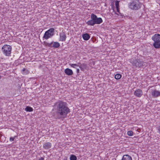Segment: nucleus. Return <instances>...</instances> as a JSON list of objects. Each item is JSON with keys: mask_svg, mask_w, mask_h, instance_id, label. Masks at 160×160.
Here are the masks:
<instances>
[{"mask_svg": "<svg viewBox=\"0 0 160 160\" xmlns=\"http://www.w3.org/2000/svg\"><path fill=\"white\" fill-rule=\"evenodd\" d=\"M54 107L57 110V112L53 113L52 115L55 119H60L64 118L70 112V110L65 102L59 101L55 104Z\"/></svg>", "mask_w": 160, "mask_h": 160, "instance_id": "f257e3e1", "label": "nucleus"}, {"mask_svg": "<svg viewBox=\"0 0 160 160\" xmlns=\"http://www.w3.org/2000/svg\"><path fill=\"white\" fill-rule=\"evenodd\" d=\"M91 18V19L86 22L88 25L93 26L95 24H100L103 22L101 18H98L95 14L93 13L92 14Z\"/></svg>", "mask_w": 160, "mask_h": 160, "instance_id": "f03ea898", "label": "nucleus"}, {"mask_svg": "<svg viewBox=\"0 0 160 160\" xmlns=\"http://www.w3.org/2000/svg\"><path fill=\"white\" fill-rule=\"evenodd\" d=\"M129 60L132 64V68H134L142 67L144 63L142 60L136 58H132Z\"/></svg>", "mask_w": 160, "mask_h": 160, "instance_id": "7ed1b4c3", "label": "nucleus"}, {"mask_svg": "<svg viewBox=\"0 0 160 160\" xmlns=\"http://www.w3.org/2000/svg\"><path fill=\"white\" fill-rule=\"evenodd\" d=\"M152 40L154 41L153 47L156 48H160V34H156L152 38Z\"/></svg>", "mask_w": 160, "mask_h": 160, "instance_id": "20e7f679", "label": "nucleus"}, {"mask_svg": "<svg viewBox=\"0 0 160 160\" xmlns=\"http://www.w3.org/2000/svg\"><path fill=\"white\" fill-rule=\"evenodd\" d=\"M141 3L137 0H134L128 4L129 7L132 10H137L140 8Z\"/></svg>", "mask_w": 160, "mask_h": 160, "instance_id": "39448f33", "label": "nucleus"}, {"mask_svg": "<svg viewBox=\"0 0 160 160\" xmlns=\"http://www.w3.org/2000/svg\"><path fill=\"white\" fill-rule=\"evenodd\" d=\"M11 51V46L7 44L3 45L2 48V53L6 56H10Z\"/></svg>", "mask_w": 160, "mask_h": 160, "instance_id": "423d86ee", "label": "nucleus"}, {"mask_svg": "<svg viewBox=\"0 0 160 160\" xmlns=\"http://www.w3.org/2000/svg\"><path fill=\"white\" fill-rule=\"evenodd\" d=\"M54 28H50L45 32L43 38L47 40L52 37L54 35Z\"/></svg>", "mask_w": 160, "mask_h": 160, "instance_id": "0eeeda50", "label": "nucleus"}, {"mask_svg": "<svg viewBox=\"0 0 160 160\" xmlns=\"http://www.w3.org/2000/svg\"><path fill=\"white\" fill-rule=\"evenodd\" d=\"M134 95L137 97H141L143 95L142 91L140 89H137L134 92Z\"/></svg>", "mask_w": 160, "mask_h": 160, "instance_id": "6e6552de", "label": "nucleus"}, {"mask_svg": "<svg viewBox=\"0 0 160 160\" xmlns=\"http://www.w3.org/2000/svg\"><path fill=\"white\" fill-rule=\"evenodd\" d=\"M60 39L59 40L62 42L65 41L66 38V36L64 32H62L59 34Z\"/></svg>", "mask_w": 160, "mask_h": 160, "instance_id": "1a4fd4ad", "label": "nucleus"}, {"mask_svg": "<svg viewBox=\"0 0 160 160\" xmlns=\"http://www.w3.org/2000/svg\"><path fill=\"white\" fill-rule=\"evenodd\" d=\"M152 96L153 97H157L160 96V92L157 90H154L152 93Z\"/></svg>", "mask_w": 160, "mask_h": 160, "instance_id": "9d476101", "label": "nucleus"}, {"mask_svg": "<svg viewBox=\"0 0 160 160\" xmlns=\"http://www.w3.org/2000/svg\"><path fill=\"white\" fill-rule=\"evenodd\" d=\"M52 146V144L50 142H47L45 143L43 146V148L45 149H48L50 148Z\"/></svg>", "mask_w": 160, "mask_h": 160, "instance_id": "9b49d317", "label": "nucleus"}, {"mask_svg": "<svg viewBox=\"0 0 160 160\" xmlns=\"http://www.w3.org/2000/svg\"><path fill=\"white\" fill-rule=\"evenodd\" d=\"M65 73L67 75L71 76L73 74L72 70L69 68H67L64 71Z\"/></svg>", "mask_w": 160, "mask_h": 160, "instance_id": "f8f14e48", "label": "nucleus"}, {"mask_svg": "<svg viewBox=\"0 0 160 160\" xmlns=\"http://www.w3.org/2000/svg\"><path fill=\"white\" fill-rule=\"evenodd\" d=\"M122 160H132V159L131 156L126 154L123 156Z\"/></svg>", "mask_w": 160, "mask_h": 160, "instance_id": "ddd939ff", "label": "nucleus"}, {"mask_svg": "<svg viewBox=\"0 0 160 160\" xmlns=\"http://www.w3.org/2000/svg\"><path fill=\"white\" fill-rule=\"evenodd\" d=\"M52 48H57L59 47L60 46V43L58 42H52Z\"/></svg>", "mask_w": 160, "mask_h": 160, "instance_id": "4468645a", "label": "nucleus"}, {"mask_svg": "<svg viewBox=\"0 0 160 160\" xmlns=\"http://www.w3.org/2000/svg\"><path fill=\"white\" fill-rule=\"evenodd\" d=\"M82 37L85 40H88L90 38V36L88 33H86L82 35Z\"/></svg>", "mask_w": 160, "mask_h": 160, "instance_id": "2eb2a0df", "label": "nucleus"}, {"mask_svg": "<svg viewBox=\"0 0 160 160\" xmlns=\"http://www.w3.org/2000/svg\"><path fill=\"white\" fill-rule=\"evenodd\" d=\"M79 67L82 70H84L85 69H86L87 67V64L83 63L81 64L79 63Z\"/></svg>", "mask_w": 160, "mask_h": 160, "instance_id": "dca6fc26", "label": "nucleus"}, {"mask_svg": "<svg viewBox=\"0 0 160 160\" xmlns=\"http://www.w3.org/2000/svg\"><path fill=\"white\" fill-rule=\"evenodd\" d=\"M25 110L26 112H30L33 111V108L27 106V107L25 108Z\"/></svg>", "mask_w": 160, "mask_h": 160, "instance_id": "f3484780", "label": "nucleus"}, {"mask_svg": "<svg viewBox=\"0 0 160 160\" xmlns=\"http://www.w3.org/2000/svg\"><path fill=\"white\" fill-rule=\"evenodd\" d=\"M70 160H77V158L75 155L72 154L70 155Z\"/></svg>", "mask_w": 160, "mask_h": 160, "instance_id": "a211bd4d", "label": "nucleus"}, {"mask_svg": "<svg viewBox=\"0 0 160 160\" xmlns=\"http://www.w3.org/2000/svg\"><path fill=\"white\" fill-rule=\"evenodd\" d=\"M122 75L120 74H117L115 76V78L116 79H119L121 78Z\"/></svg>", "mask_w": 160, "mask_h": 160, "instance_id": "6ab92c4d", "label": "nucleus"}, {"mask_svg": "<svg viewBox=\"0 0 160 160\" xmlns=\"http://www.w3.org/2000/svg\"><path fill=\"white\" fill-rule=\"evenodd\" d=\"M44 43L45 44V46H46L52 48V42L50 43H48L47 42H44Z\"/></svg>", "mask_w": 160, "mask_h": 160, "instance_id": "aec40b11", "label": "nucleus"}, {"mask_svg": "<svg viewBox=\"0 0 160 160\" xmlns=\"http://www.w3.org/2000/svg\"><path fill=\"white\" fill-rule=\"evenodd\" d=\"M79 63H78V64H70V66L72 68H76V67L77 66H79Z\"/></svg>", "mask_w": 160, "mask_h": 160, "instance_id": "412c9836", "label": "nucleus"}, {"mask_svg": "<svg viewBox=\"0 0 160 160\" xmlns=\"http://www.w3.org/2000/svg\"><path fill=\"white\" fill-rule=\"evenodd\" d=\"M127 134L129 136H132L133 135V132L132 131H129L127 132Z\"/></svg>", "mask_w": 160, "mask_h": 160, "instance_id": "4be33fe9", "label": "nucleus"}, {"mask_svg": "<svg viewBox=\"0 0 160 160\" xmlns=\"http://www.w3.org/2000/svg\"><path fill=\"white\" fill-rule=\"evenodd\" d=\"M119 1H116L115 2V6L116 8H118L119 7Z\"/></svg>", "mask_w": 160, "mask_h": 160, "instance_id": "5701e85b", "label": "nucleus"}, {"mask_svg": "<svg viewBox=\"0 0 160 160\" xmlns=\"http://www.w3.org/2000/svg\"><path fill=\"white\" fill-rule=\"evenodd\" d=\"M16 137V136H15L14 137H11L10 138V139H9V140L11 142H12L15 139V138Z\"/></svg>", "mask_w": 160, "mask_h": 160, "instance_id": "b1692460", "label": "nucleus"}, {"mask_svg": "<svg viewBox=\"0 0 160 160\" xmlns=\"http://www.w3.org/2000/svg\"><path fill=\"white\" fill-rule=\"evenodd\" d=\"M158 132L160 134V126H159L158 128Z\"/></svg>", "mask_w": 160, "mask_h": 160, "instance_id": "393cba45", "label": "nucleus"}, {"mask_svg": "<svg viewBox=\"0 0 160 160\" xmlns=\"http://www.w3.org/2000/svg\"><path fill=\"white\" fill-rule=\"evenodd\" d=\"M39 160H44V158L43 157H41Z\"/></svg>", "mask_w": 160, "mask_h": 160, "instance_id": "a878e982", "label": "nucleus"}, {"mask_svg": "<svg viewBox=\"0 0 160 160\" xmlns=\"http://www.w3.org/2000/svg\"><path fill=\"white\" fill-rule=\"evenodd\" d=\"M117 9V12L119 13V8H116Z\"/></svg>", "mask_w": 160, "mask_h": 160, "instance_id": "bb28decb", "label": "nucleus"}, {"mask_svg": "<svg viewBox=\"0 0 160 160\" xmlns=\"http://www.w3.org/2000/svg\"><path fill=\"white\" fill-rule=\"evenodd\" d=\"M77 73H79V69H77Z\"/></svg>", "mask_w": 160, "mask_h": 160, "instance_id": "cd10ccee", "label": "nucleus"}, {"mask_svg": "<svg viewBox=\"0 0 160 160\" xmlns=\"http://www.w3.org/2000/svg\"><path fill=\"white\" fill-rule=\"evenodd\" d=\"M26 70V69L25 68H24L22 70V71L23 72H25Z\"/></svg>", "mask_w": 160, "mask_h": 160, "instance_id": "c85d7f7f", "label": "nucleus"}, {"mask_svg": "<svg viewBox=\"0 0 160 160\" xmlns=\"http://www.w3.org/2000/svg\"><path fill=\"white\" fill-rule=\"evenodd\" d=\"M1 78H2V77L0 76V79H1Z\"/></svg>", "mask_w": 160, "mask_h": 160, "instance_id": "c756f323", "label": "nucleus"}, {"mask_svg": "<svg viewBox=\"0 0 160 160\" xmlns=\"http://www.w3.org/2000/svg\"><path fill=\"white\" fill-rule=\"evenodd\" d=\"M159 1H160V0H159Z\"/></svg>", "mask_w": 160, "mask_h": 160, "instance_id": "7c9ffc66", "label": "nucleus"}]
</instances>
